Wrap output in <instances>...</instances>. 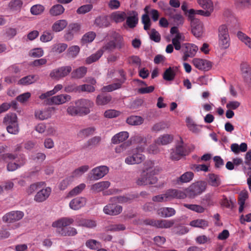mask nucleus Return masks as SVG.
<instances>
[{
  "label": "nucleus",
  "mask_w": 251,
  "mask_h": 251,
  "mask_svg": "<svg viewBox=\"0 0 251 251\" xmlns=\"http://www.w3.org/2000/svg\"><path fill=\"white\" fill-rule=\"evenodd\" d=\"M159 172L158 169L154 166V163L151 160H147L143 164L141 174L136 180L138 185L154 184L157 181L155 175Z\"/></svg>",
  "instance_id": "nucleus-1"
},
{
  "label": "nucleus",
  "mask_w": 251,
  "mask_h": 251,
  "mask_svg": "<svg viewBox=\"0 0 251 251\" xmlns=\"http://www.w3.org/2000/svg\"><path fill=\"white\" fill-rule=\"evenodd\" d=\"M207 183L204 181H198L191 184L189 186L183 190L177 189L179 199H184L186 198L194 199L203 193L206 188Z\"/></svg>",
  "instance_id": "nucleus-2"
},
{
  "label": "nucleus",
  "mask_w": 251,
  "mask_h": 251,
  "mask_svg": "<svg viewBox=\"0 0 251 251\" xmlns=\"http://www.w3.org/2000/svg\"><path fill=\"white\" fill-rule=\"evenodd\" d=\"M74 222L72 218H64L53 222L52 226L56 228V231L62 236H74L77 234L76 229L72 227L67 226Z\"/></svg>",
  "instance_id": "nucleus-3"
},
{
  "label": "nucleus",
  "mask_w": 251,
  "mask_h": 251,
  "mask_svg": "<svg viewBox=\"0 0 251 251\" xmlns=\"http://www.w3.org/2000/svg\"><path fill=\"white\" fill-rule=\"evenodd\" d=\"M144 148L137 147L131 151L125 159V162L128 165L139 164L145 159V156L142 154Z\"/></svg>",
  "instance_id": "nucleus-4"
},
{
  "label": "nucleus",
  "mask_w": 251,
  "mask_h": 251,
  "mask_svg": "<svg viewBox=\"0 0 251 251\" xmlns=\"http://www.w3.org/2000/svg\"><path fill=\"white\" fill-rule=\"evenodd\" d=\"M219 45L223 49H226L230 45V37L227 27L223 25L219 27Z\"/></svg>",
  "instance_id": "nucleus-5"
},
{
  "label": "nucleus",
  "mask_w": 251,
  "mask_h": 251,
  "mask_svg": "<svg viewBox=\"0 0 251 251\" xmlns=\"http://www.w3.org/2000/svg\"><path fill=\"white\" fill-rule=\"evenodd\" d=\"M71 66H65L53 69L50 74V76L54 80H59L67 76L72 71Z\"/></svg>",
  "instance_id": "nucleus-6"
},
{
  "label": "nucleus",
  "mask_w": 251,
  "mask_h": 251,
  "mask_svg": "<svg viewBox=\"0 0 251 251\" xmlns=\"http://www.w3.org/2000/svg\"><path fill=\"white\" fill-rule=\"evenodd\" d=\"M178 194H181L177 192V189H169L164 194L154 196L152 200L155 202H165L174 199H179Z\"/></svg>",
  "instance_id": "nucleus-7"
},
{
  "label": "nucleus",
  "mask_w": 251,
  "mask_h": 251,
  "mask_svg": "<svg viewBox=\"0 0 251 251\" xmlns=\"http://www.w3.org/2000/svg\"><path fill=\"white\" fill-rule=\"evenodd\" d=\"M79 112V115H87L90 112V109L93 106V103L86 99H80L75 102Z\"/></svg>",
  "instance_id": "nucleus-8"
},
{
  "label": "nucleus",
  "mask_w": 251,
  "mask_h": 251,
  "mask_svg": "<svg viewBox=\"0 0 251 251\" xmlns=\"http://www.w3.org/2000/svg\"><path fill=\"white\" fill-rule=\"evenodd\" d=\"M24 213L21 211H12L6 213L2 217V221L8 224L13 223L21 220Z\"/></svg>",
  "instance_id": "nucleus-9"
},
{
  "label": "nucleus",
  "mask_w": 251,
  "mask_h": 251,
  "mask_svg": "<svg viewBox=\"0 0 251 251\" xmlns=\"http://www.w3.org/2000/svg\"><path fill=\"white\" fill-rule=\"evenodd\" d=\"M187 154L186 148L181 141L177 145L175 148L171 150L170 158L172 160H178L180 159L182 156L186 155Z\"/></svg>",
  "instance_id": "nucleus-10"
},
{
  "label": "nucleus",
  "mask_w": 251,
  "mask_h": 251,
  "mask_svg": "<svg viewBox=\"0 0 251 251\" xmlns=\"http://www.w3.org/2000/svg\"><path fill=\"white\" fill-rule=\"evenodd\" d=\"M198 47L194 44L186 43L183 47L184 55L182 59L186 61L188 57H193L196 54Z\"/></svg>",
  "instance_id": "nucleus-11"
},
{
  "label": "nucleus",
  "mask_w": 251,
  "mask_h": 251,
  "mask_svg": "<svg viewBox=\"0 0 251 251\" xmlns=\"http://www.w3.org/2000/svg\"><path fill=\"white\" fill-rule=\"evenodd\" d=\"M147 225H150L157 228H169L171 227L173 223L166 220H154L152 219L146 220L144 222Z\"/></svg>",
  "instance_id": "nucleus-12"
},
{
  "label": "nucleus",
  "mask_w": 251,
  "mask_h": 251,
  "mask_svg": "<svg viewBox=\"0 0 251 251\" xmlns=\"http://www.w3.org/2000/svg\"><path fill=\"white\" fill-rule=\"evenodd\" d=\"M71 100V97L68 94H60L53 96L48 100L50 104L61 105L64 104Z\"/></svg>",
  "instance_id": "nucleus-13"
},
{
  "label": "nucleus",
  "mask_w": 251,
  "mask_h": 251,
  "mask_svg": "<svg viewBox=\"0 0 251 251\" xmlns=\"http://www.w3.org/2000/svg\"><path fill=\"white\" fill-rule=\"evenodd\" d=\"M192 63L199 70L208 71L212 68V63L207 60L195 58L193 59Z\"/></svg>",
  "instance_id": "nucleus-14"
},
{
  "label": "nucleus",
  "mask_w": 251,
  "mask_h": 251,
  "mask_svg": "<svg viewBox=\"0 0 251 251\" xmlns=\"http://www.w3.org/2000/svg\"><path fill=\"white\" fill-rule=\"evenodd\" d=\"M109 171L108 168L106 166H100L92 169V177L94 180H98L104 176Z\"/></svg>",
  "instance_id": "nucleus-15"
},
{
  "label": "nucleus",
  "mask_w": 251,
  "mask_h": 251,
  "mask_svg": "<svg viewBox=\"0 0 251 251\" xmlns=\"http://www.w3.org/2000/svg\"><path fill=\"white\" fill-rule=\"evenodd\" d=\"M192 32L197 38L202 36L204 32V26L203 23L198 20H194L192 23Z\"/></svg>",
  "instance_id": "nucleus-16"
},
{
  "label": "nucleus",
  "mask_w": 251,
  "mask_h": 251,
  "mask_svg": "<svg viewBox=\"0 0 251 251\" xmlns=\"http://www.w3.org/2000/svg\"><path fill=\"white\" fill-rule=\"evenodd\" d=\"M108 36L110 40H114L116 42L118 49L120 50L125 46L123 37L119 33L112 30L109 31Z\"/></svg>",
  "instance_id": "nucleus-17"
},
{
  "label": "nucleus",
  "mask_w": 251,
  "mask_h": 251,
  "mask_svg": "<svg viewBox=\"0 0 251 251\" xmlns=\"http://www.w3.org/2000/svg\"><path fill=\"white\" fill-rule=\"evenodd\" d=\"M51 192V189L49 187L42 189L35 195L34 200L37 202H43L49 198Z\"/></svg>",
  "instance_id": "nucleus-18"
},
{
  "label": "nucleus",
  "mask_w": 251,
  "mask_h": 251,
  "mask_svg": "<svg viewBox=\"0 0 251 251\" xmlns=\"http://www.w3.org/2000/svg\"><path fill=\"white\" fill-rule=\"evenodd\" d=\"M34 116L37 119L39 120L43 121L48 119L51 116V108L36 109L34 112Z\"/></svg>",
  "instance_id": "nucleus-19"
},
{
  "label": "nucleus",
  "mask_w": 251,
  "mask_h": 251,
  "mask_svg": "<svg viewBox=\"0 0 251 251\" xmlns=\"http://www.w3.org/2000/svg\"><path fill=\"white\" fill-rule=\"evenodd\" d=\"M122 211V207L120 205L116 204H108L103 208V212L109 215H117Z\"/></svg>",
  "instance_id": "nucleus-20"
},
{
  "label": "nucleus",
  "mask_w": 251,
  "mask_h": 251,
  "mask_svg": "<svg viewBox=\"0 0 251 251\" xmlns=\"http://www.w3.org/2000/svg\"><path fill=\"white\" fill-rule=\"evenodd\" d=\"M241 71L246 82L251 87V71L249 65L245 62L241 64Z\"/></svg>",
  "instance_id": "nucleus-21"
},
{
  "label": "nucleus",
  "mask_w": 251,
  "mask_h": 251,
  "mask_svg": "<svg viewBox=\"0 0 251 251\" xmlns=\"http://www.w3.org/2000/svg\"><path fill=\"white\" fill-rule=\"evenodd\" d=\"M86 203V199L83 197H77L71 200L69 203L71 209L77 210L84 206Z\"/></svg>",
  "instance_id": "nucleus-22"
},
{
  "label": "nucleus",
  "mask_w": 251,
  "mask_h": 251,
  "mask_svg": "<svg viewBox=\"0 0 251 251\" xmlns=\"http://www.w3.org/2000/svg\"><path fill=\"white\" fill-rule=\"evenodd\" d=\"M75 222L77 226L88 228H93L97 226L96 221L92 219L77 218Z\"/></svg>",
  "instance_id": "nucleus-23"
},
{
  "label": "nucleus",
  "mask_w": 251,
  "mask_h": 251,
  "mask_svg": "<svg viewBox=\"0 0 251 251\" xmlns=\"http://www.w3.org/2000/svg\"><path fill=\"white\" fill-rule=\"evenodd\" d=\"M194 176V173L188 171L183 173L180 176L176 178V183L178 185H181L184 183H187L191 181Z\"/></svg>",
  "instance_id": "nucleus-24"
},
{
  "label": "nucleus",
  "mask_w": 251,
  "mask_h": 251,
  "mask_svg": "<svg viewBox=\"0 0 251 251\" xmlns=\"http://www.w3.org/2000/svg\"><path fill=\"white\" fill-rule=\"evenodd\" d=\"M39 79V76L37 75H31L19 79L18 81V84L22 85H28L32 84Z\"/></svg>",
  "instance_id": "nucleus-25"
},
{
  "label": "nucleus",
  "mask_w": 251,
  "mask_h": 251,
  "mask_svg": "<svg viewBox=\"0 0 251 251\" xmlns=\"http://www.w3.org/2000/svg\"><path fill=\"white\" fill-rule=\"evenodd\" d=\"M110 185L108 181H103L97 182L90 187L91 190L95 193H98L107 189Z\"/></svg>",
  "instance_id": "nucleus-26"
},
{
  "label": "nucleus",
  "mask_w": 251,
  "mask_h": 251,
  "mask_svg": "<svg viewBox=\"0 0 251 251\" xmlns=\"http://www.w3.org/2000/svg\"><path fill=\"white\" fill-rule=\"evenodd\" d=\"M126 18V14L124 11H117L112 12L109 16V19L116 23H122Z\"/></svg>",
  "instance_id": "nucleus-27"
},
{
  "label": "nucleus",
  "mask_w": 251,
  "mask_h": 251,
  "mask_svg": "<svg viewBox=\"0 0 251 251\" xmlns=\"http://www.w3.org/2000/svg\"><path fill=\"white\" fill-rule=\"evenodd\" d=\"M68 25V22L64 19L56 21L51 26V29L54 32H59L62 31Z\"/></svg>",
  "instance_id": "nucleus-28"
},
{
  "label": "nucleus",
  "mask_w": 251,
  "mask_h": 251,
  "mask_svg": "<svg viewBox=\"0 0 251 251\" xmlns=\"http://www.w3.org/2000/svg\"><path fill=\"white\" fill-rule=\"evenodd\" d=\"M95 25L100 27L105 28L110 26L111 23L107 16H100L95 20Z\"/></svg>",
  "instance_id": "nucleus-29"
},
{
  "label": "nucleus",
  "mask_w": 251,
  "mask_h": 251,
  "mask_svg": "<svg viewBox=\"0 0 251 251\" xmlns=\"http://www.w3.org/2000/svg\"><path fill=\"white\" fill-rule=\"evenodd\" d=\"M68 48L66 43L57 42L53 44L51 47V52L55 54H58L64 52Z\"/></svg>",
  "instance_id": "nucleus-30"
},
{
  "label": "nucleus",
  "mask_w": 251,
  "mask_h": 251,
  "mask_svg": "<svg viewBox=\"0 0 251 251\" xmlns=\"http://www.w3.org/2000/svg\"><path fill=\"white\" fill-rule=\"evenodd\" d=\"M65 11V8L60 4H56L51 7L49 14L51 16L56 17L62 15Z\"/></svg>",
  "instance_id": "nucleus-31"
},
{
  "label": "nucleus",
  "mask_w": 251,
  "mask_h": 251,
  "mask_svg": "<svg viewBox=\"0 0 251 251\" xmlns=\"http://www.w3.org/2000/svg\"><path fill=\"white\" fill-rule=\"evenodd\" d=\"M207 182L209 185L215 187H218L222 183L221 177L215 174H210L208 175Z\"/></svg>",
  "instance_id": "nucleus-32"
},
{
  "label": "nucleus",
  "mask_w": 251,
  "mask_h": 251,
  "mask_svg": "<svg viewBox=\"0 0 251 251\" xmlns=\"http://www.w3.org/2000/svg\"><path fill=\"white\" fill-rule=\"evenodd\" d=\"M173 140V136L165 134L160 136L156 140L155 143L158 145H166L171 143Z\"/></svg>",
  "instance_id": "nucleus-33"
},
{
  "label": "nucleus",
  "mask_w": 251,
  "mask_h": 251,
  "mask_svg": "<svg viewBox=\"0 0 251 251\" xmlns=\"http://www.w3.org/2000/svg\"><path fill=\"white\" fill-rule=\"evenodd\" d=\"M186 123L187 127L192 132L198 133L201 130V126L197 125L191 118L187 117Z\"/></svg>",
  "instance_id": "nucleus-34"
},
{
  "label": "nucleus",
  "mask_w": 251,
  "mask_h": 251,
  "mask_svg": "<svg viewBox=\"0 0 251 251\" xmlns=\"http://www.w3.org/2000/svg\"><path fill=\"white\" fill-rule=\"evenodd\" d=\"M199 5L203 9L212 13L214 10L213 3L211 0H197Z\"/></svg>",
  "instance_id": "nucleus-35"
},
{
  "label": "nucleus",
  "mask_w": 251,
  "mask_h": 251,
  "mask_svg": "<svg viewBox=\"0 0 251 251\" xmlns=\"http://www.w3.org/2000/svg\"><path fill=\"white\" fill-rule=\"evenodd\" d=\"M129 134L126 131H122L115 135L112 138L113 144H118L125 141L128 138Z\"/></svg>",
  "instance_id": "nucleus-36"
},
{
  "label": "nucleus",
  "mask_w": 251,
  "mask_h": 251,
  "mask_svg": "<svg viewBox=\"0 0 251 251\" xmlns=\"http://www.w3.org/2000/svg\"><path fill=\"white\" fill-rule=\"evenodd\" d=\"M231 151L235 154H238L240 152H245L247 151L248 146L246 143H242L240 145L236 143L232 144L230 146Z\"/></svg>",
  "instance_id": "nucleus-37"
},
{
  "label": "nucleus",
  "mask_w": 251,
  "mask_h": 251,
  "mask_svg": "<svg viewBox=\"0 0 251 251\" xmlns=\"http://www.w3.org/2000/svg\"><path fill=\"white\" fill-rule=\"evenodd\" d=\"M138 21L137 14L135 11H132V15L126 18V25L130 28L135 27L138 23Z\"/></svg>",
  "instance_id": "nucleus-38"
},
{
  "label": "nucleus",
  "mask_w": 251,
  "mask_h": 251,
  "mask_svg": "<svg viewBox=\"0 0 251 251\" xmlns=\"http://www.w3.org/2000/svg\"><path fill=\"white\" fill-rule=\"evenodd\" d=\"M96 128L90 126L80 130L77 133V136L81 138L87 137L95 133Z\"/></svg>",
  "instance_id": "nucleus-39"
},
{
  "label": "nucleus",
  "mask_w": 251,
  "mask_h": 251,
  "mask_svg": "<svg viewBox=\"0 0 251 251\" xmlns=\"http://www.w3.org/2000/svg\"><path fill=\"white\" fill-rule=\"evenodd\" d=\"M189 225L194 227H198L201 228H205L208 226V222L205 220L201 219H198L192 221Z\"/></svg>",
  "instance_id": "nucleus-40"
},
{
  "label": "nucleus",
  "mask_w": 251,
  "mask_h": 251,
  "mask_svg": "<svg viewBox=\"0 0 251 251\" xmlns=\"http://www.w3.org/2000/svg\"><path fill=\"white\" fill-rule=\"evenodd\" d=\"M89 169L88 165L82 166L73 171L70 176L73 180L75 178L80 177L84 173L86 172Z\"/></svg>",
  "instance_id": "nucleus-41"
},
{
  "label": "nucleus",
  "mask_w": 251,
  "mask_h": 251,
  "mask_svg": "<svg viewBox=\"0 0 251 251\" xmlns=\"http://www.w3.org/2000/svg\"><path fill=\"white\" fill-rule=\"evenodd\" d=\"M157 213L163 217H169L175 214L174 209L170 207H163L158 210Z\"/></svg>",
  "instance_id": "nucleus-42"
},
{
  "label": "nucleus",
  "mask_w": 251,
  "mask_h": 251,
  "mask_svg": "<svg viewBox=\"0 0 251 251\" xmlns=\"http://www.w3.org/2000/svg\"><path fill=\"white\" fill-rule=\"evenodd\" d=\"M131 139L133 142L140 145L138 147H142L144 149L145 148L147 144V139L145 137L141 134H137L132 137Z\"/></svg>",
  "instance_id": "nucleus-43"
},
{
  "label": "nucleus",
  "mask_w": 251,
  "mask_h": 251,
  "mask_svg": "<svg viewBox=\"0 0 251 251\" xmlns=\"http://www.w3.org/2000/svg\"><path fill=\"white\" fill-rule=\"evenodd\" d=\"M143 119L138 116H131L127 118L126 123L132 126H138L141 125L143 122Z\"/></svg>",
  "instance_id": "nucleus-44"
},
{
  "label": "nucleus",
  "mask_w": 251,
  "mask_h": 251,
  "mask_svg": "<svg viewBox=\"0 0 251 251\" xmlns=\"http://www.w3.org/2000/svg\"><path fill=\"white\" fill-rule=\"evenodd\" d=\"M87 69L86 67L82 66L79 67L76 70H74L72 73V75L73 78H80L83 77L87 73Z\"/></svg>",
  "instance_id": "nucleus-45"
},
{
  "label": "nucleus",
  "mask_w": 251,
  "mask_h": 251,
  "mask_svg": "<svg viewBox=\"0 0 251 251\" xmlns=\"http://www.w3.org/2000/svg\"><path fill=\"white\" fill-rule=\"evenodd\" d=\"M176 68L169 67L164 73L163 78L168 81H171L174 79L176 73Z\"/></svg>",
  "instance_id": "nucleus-46"
},
{
  "label": "nucleus",
  "mask_w": 251,
  "mask_h": 251,
  "mask_svg": "<svg viewBox=\"0 0 251 251\" xmlns=\"http://www.w3.org/2000/svg\"><path fill=\"white\" fill-rule=\"evenodd\" d=\"M18 122V118L15 113H8L3 118V123L6 126L12 125Z\"/></svg>",
  "instance_id": "nucleus-47"
},
{
  "label": "nucleus",
  "mask_w": 251,
  "mask_h": 251,
  "mask_svg": "<svg viewBox=\"0 0 251 251\" xmlns=\"http://www.w3.org/2000/svg\"><path fill=\"white\" fill-rule=\"evenodd\" d=\"M86 185L84 183H81L75 187L69 192L67 196V198L72 197L79 194L84 189Z\"/></svg>",
  "instance_id": "nucleus-48"
},
{
  "label": "nucleus",
  "mask_w": 251,
  "mask_h": 251,
  "mask_svg": "<svg viewBox=\"0 0 251 251\" xmlns=\"http://www.w3.org/2000/svg\"><path fill=\"white\" fill-rule=\"evenodd\" d=\"M124 83V80H119L117 82L112 84L104 86L102 88L103 92H111L121 88L122 84Z\"/></svg>",
  "instance_id": "nucleus-49"
},
{
  "label": "nucleus",
  "mask_w": 251,
  "mask_h": 251,
  "mask_svg": "<svg viewBox=\"0 0 251 251\" xmlns=\"http://www.w3.org/2000/svg\"><path fill=\"white\" fill-rule=\"evenodd\" d=\"M102 50H98L96 53L92 54L86 58L85 62L87 64H90L99 60L102 55Z\"/></svg>",
  "instance_id": "nucleus-50"
},
{
  "label": "nucleus",
  "mask_w": 251,
  "mask_h": 251,
  "mask_svg": "<svg viewBox=\"0 0 251 251\" xmlns=\"http://www.w3.org/2000/svg\"><path fill=\"white\" fill-rule=\"evenodd\" d=\"M147 8H148L147 6L145 8L144 11L146 13L143 15L142 17V22L144 25V29L146 30L149 29L151 24L149 15L147 13Z\"/></svg>",
  "instance_id": "nucleus-51"
},
{
  "label": "nucleus",
  "mask_w": 251,
  "mask_h": 251,
  "mask_svg": "<svg viewBox=\"0 0 251 251\" xmlns=\"http://www.w3.org/2000/svg\"><path fill=\"white\" fill-rule=\"evenodd\" d=\"M44 182H38L31 184L27 189L26 192L30 195L45 185Z\"/></svg>",
  "instance_id": "nucleus-52"
},
{
  "label": "nucleus",
  "mask_w": 251,
  "mask_h": 251,
  "mask_svg": "<svg viewBox=\"0 0 251 251\" xmlns=\"http://www.w3.org/2000/svg\"><path fill=\"white\" fill-rule=\"evenodd\" d=\"M115 48H117L116 42L114 40H110L103 45L100 50H102V53H103L105 51H111Z\"/></svg>",
  "instance_id": "nucleus-53"
},
{
  "label": "nucleus",
  "mask_w": 251,
  "mask_h": 251,
  "mask_svg": "<svg viewBox=\"0 0 251 251\" xmlns=\"http://www.w3.org/2000/svg\"><path fill=\"white\" fill-rule=\"evenodd\" d=\"M237 36L243 43L251 49V38L247 36L244 33L238 31Z\"/></svg>",
  "instance_id": "nucleus-54"
},
{
  "label": "nucleus",
  "mask_w": 251,
  "mask_h": 251,
  "mask_svg": "<svg viewBox=\"0 0 251 251\" xmlns=\"http://www.w3.org/2000/svg\"><path fill=\"white\" fill-rule=\"evenodd\" d=\"M111 99L110 96L99 95L97 97L96 103L100 105H105L111 100Z\"/></svg>",
  "instance_id": "nucleus-55"
},
{
  "label": "nucleus",
  "mask_w": 251,
  "mask_h": 251,
  "mask_svg": "<svg viewBox=\"0 0 251 251\" xmlns=\"http://www.w3.org/2000/svg\"><path fill=\"white\" fill-rule=\"evenodd\" d=\"M190 15H200L204 17H209L211 13L206 10H195L194 9H190L188 11Z\"/></svg>",
  "instance_id": "nucleus-56"
},
{
  "label": "nucleus",
  "mask_w": 251,
  "mask_h": 251,
  "mask_svg": "<svg viewBox=\"0 0 251 251\" xmlns=\"http://www.w3.org/2000/svg\"><path fill=\"white\" fill-rule=\"evenodd\" d=\"M23 4V1L21 0H13L9 3L8 6L13 10L18 11L21 8Z\"/></svg>",
  "instance_id": "nucleus-57"
},
{
  "label": "nucleus",
  "mask_w": 251,
  "mask_h": 251,
  "mask_svg": "<svg viewBox=\"0 0 251 251\" xmlns=\"http://www.w3.org/2000/svg\"><path fill=\"white\" fill-rule=\"evenodd\" d=\"M184 206L196 212L201 213L204 211L205 208L200 205L184 204Z\"/></svg>",
  "instance_id": "nucleus-58"
},
{
  "label": "nucleus",
  "mask_w": 251,
  "mask_h": 251,
  "mask_svg": "<svg viewBox=\"0 0 251 251\" xmlns=\"http://www.w3.org/2000/svg\"><path fill=\"white\" fill-rule=\"evenodd\" d=\"M6 129L8 133L12 134H17L19 132V126L18 122H15V123L12 124V125H9L6 126Z\"/></svg>",
  "instance_id": "nucleus-59"
},
{
  "label": "nucleus",
  "mask_w": 251,
  "mask_h": 251,
  "mask_svg": "<svg viewBox=\"0 0 251 251\" xmlns=\"http://www.w3.org/2000/svg\"><path fill=\"white\" fill-rule=\"evenodd\" d=\"M45 8L41 4H36L32 6L30 8V12L33 15H40L43 12Z\"/></svg>",
  "instance_id": "nucleus-60"
},
{
  "label": "nucleus",
  "mask_w": 251,
  "mask_h": 251,
  "mask_svg": "<svg viewBox=\"0 0 251 251\" xmlns=\"http://www.w3.org/2000/svg\"><path fill=\"white\" fill-rule=\"evenodd\" d=\"M53 34L51 32L46 31L41 35L40 39L42 42L46 43L51 41L53 38Z\"/></svg>",
  "instance_id": "nucleus-61"
},
{
  "label": "nucleus",
  "mask_w": 251,
  "mask_h": 251,
  "mask_svg": "<svg viewBox=\"0 0 251 251\" xmlns=\"http://www.w3.org/2000/svg\"><path fill=\"white\" fill-rule=\"evenodd\" d=\"M80 51V48L78 46H72L69 48L68 50V55L73 57H76Z\"/></svg>",
  "instance_id": "nucleus-62"
},
{
  "label": "nucleus",
  "mask_w": 251,
  "mask_h": 251,
  "mask_svg": "<svg viewBox=\"0 0 251 251\" xmlns=\"http://www.w3.org/2000/svg\"><path fill=\"white\" fill-rule=\"evenodd\" d=\"M148 33L149 35L150 38L155 42H159L160 41L161 37L159 33L155 29H151V31H148Z\"/></svg>",
  "instance_id": "nucleus-63"
},
{
  "label": "nucleus",
  "mask_w": 251,
  "mask_h": 251,
  "mask_svg": "<svg viewBox=\"0 0 251 251\" xmlns=\"http://www.w3.org/2000/svg\"><path fill=\"white\" fill-rule=\"evenodd\" d=\"M75 91L78 92H92L95 91V88L93 85L89 84H83L77 86L75 88Z\"/></svg>",
  "instance_id": "nucleus-64"
}]
</instances>
